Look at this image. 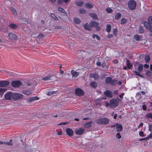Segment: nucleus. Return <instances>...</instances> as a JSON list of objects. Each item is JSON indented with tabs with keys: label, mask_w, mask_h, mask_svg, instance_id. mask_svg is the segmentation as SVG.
Instances as JSON below:
<instances>
[{
	"label": "nucleus",
	"mask_w": 152,
	"mask_h": 152,
	"mask_svg": "<svg viewBox=\"0 0 152 152\" xmlns=\"http://www.w3.org/2000/svg\"><path fill=\"white\" fill-rule=\"evenodd\" d=\"M110 121V120L106 118H101L97 119L96 123L99 124L105 125L108 124Z\"/></svg>",
	"instance_id": "obj_1"
},
{
	"label": "nucleus",
	"mask_w": 152,
	"mask_h": 152,
	"mask_svg": "<svg viewBox=\"0 0 152 152\" xmlns=\"http://www.w3.org/2000/svg\"><path fill=\"white\" fill-rule=\"evenodd\" d=\"M128 5L130 10H134L136 7V2L134 0H130L128 3Z\"/></svg>",
	"instance_id": "obj_2"
},
{
	"label": "nucleus",
	"mask_w": 152,
	"mask_h": 152,
	"mask_svg": "<svg viewBox=\"0 0 152 152\" xmlns=\"http://www.w3.org/2000/svg\"><path fill=\"white\" fill-rule=\"evenodd\" d=\"M23 97V94L18 93H13L12 99L15 101L22 99Z\"/></svg>",
	"instance_id": "obj_3"
},
{
	"label": "nucleus",
	"mask_w": 152,
	"mask_h": 152,
	"mask_svg": "<svg viewBox=\"0 0 152 152\" xmlns=\"http://www.w3.org/2000/svg\"><path fill=\"white\" fill-rule=\"evenodd\" d=\"M119 102L116 99H112L110 100V107L114 108L116 107L118 105Z\"/></svg>",
	"instance_id": "obj_4"
},
{
	"label": "nucleus",
	"mask_w": 152,
	"mask_h": 152,
	"mask_svg": "<svg viewBox=\"0 0 152 152\" xmlns=\"http://www.w3.org/2000/svg\"><path fill=\"white\" fill-rule=\"evenodd\" d=\"M12 86L15 88H18L22 85V82L20 80H13L11 83Z\"/></svg>",
	"instance_id": "obj_5"
},
{
	"label": "nucleus",
	"mask_w": 152,
	"mask_h": 152,
	"mask_svg": "<svg viewBox=\"0 0 152 152\" xmlns=\"http://www.w3.org/2000/svg\"><path fill=\"white\" fill-rule=\"evenodd\" d=\"M75 95L78 96H83L84 94V92L83 91L79 88H77L75 89Z\"/></svg>",
	"instance_id": "obj_6"
},
{
	"label": "nucleus",
	"mask_w": 152,
	"mask_h": 152,
	"mask_svg": "<svg viewBox=\"0 0 152 152\" xmlns=\"http://www.w3.org/2000/svg\"><path fill=\"white\" fill-rule=\"evenodd\" d=\"M13 93L12 92H9L5 94L4 95L5 99L6 100H11L12 98Z\"/></svg>",
	"instance_id": "obj_7"
},
{
	"label": "nucleus",
	"mask_w": 152,
	"mask_h": 152,
	"mask_svg": "<svg viewBox=\"0 0 152 152\" xmlns=\"http://www.w3.org/2000/svg\"><path fill=\"white\" fill-rule=\"evenodd\" d=\"M9 84L10 82L8 80L1 81H0V87L7 86Z\"/></svg>",
	"instance_id": "obj_8"
},
{
	"label": "nucleus",
	"mask_w": 152,
	"mask_h": 152,
	"mask_svg": "<svg viewBox=\"0 0 152 152\" xmlns=\"http://www.w3.org/2000/svg\"><path fill=\"white\" fill-rule=\"evenodd\" d=\"M84 129L83 128H80L76 129L75 130V132L76 134L77 135H81L83 134L84 132Z\"/></svg>",
	"instance_id": "obj_9"
},
{
	"label": "nucleus",
	"mask_w": 152,
	"mask_h": 152,
	"mask_svg": "<svg viewBox=\"0 0 152 152\" xmlns=\"http://www.w3.org/2000/svg\"><path fill=\"white\" fill-rule=\"evenodd\" d=\"M9 36L10 39L12 40H17L18 38L15 34L12 33H10L9 34Z\"/></svg>",
	"instance_id": "obj_10"
},
{
	"label": "nucleus",
	"mask_w": 152,
	"mask_h": 152,
	"mask_svg": "<svg viewBox=\"0 0 152 152\" xmlns=\"http://www.w3.org/2000/svg\"><path fill=\"white\" fill-rule=\"evenodd\" d=\"M104 94L106 96L108 97L111 98L113 97L112 92L110 90H106L104 92Z\"/></svg>",
	"instance_id": "obj_11"
},
{
	"label": "nucleus",
	"mask_w": 152,
	"mask_h": 152,
	"mask_svg": "<svg viewBox=\"0 0 152 152\" xmlns=\"http://www.w3.org/2000/svg\"><path fill=\"white\" fill-rule=\"evenodd\" d=\"M67 134L70 137L72 136L73 134V132L72 129L70 128H67L66 129Z\"/></svg>",
	"instance_id": "obj_12"
},
{
	"label": "nucleus",
	"mask_w": 152,
	"mask_h": 152,
	"mask_svg": "<svg viewBox=\"0 0 152 152\" xmlns=\"http://www.w3.org/2000/svg\"><path fill=\"white\" fill-rule=\"evenodd\" d=\"M92 121L85 123L84 125V127L85 128H89L92 126V124L93 123Z\"/></svg>",
	"instance_id": "obj_13"
},
{
	"label": "nucleus",
	"mask_w": 152,
	"mask_h": 152,
	"mask_svg": "<svg viewBox=\"0 0 152 152\" xmlns=\"http://www.w3.org/2000/svg\"><path fill=\"white\" fill-rule=\"evenodd\" d=\"M90 24L91 28L95 27L96 26H97L99 25V23L95 21H93L91 22Z\"/></svg>",
	"instance_id": "obj_14"
},
{
	"label": "nucleus",
	"mask_w": 152,
	"mask_h": 152,
	"mask_svg": "<svg viewBox=\"0 0 152 152\" xmlns=\"http://www.w3.org/2000/svg\"><path fill=\"white\" fill-rule=\"evenodd\" d=\"M116 131L118 132H120L123 130L122 126L121 124L117 123L116 126Z\"/></svg>",
	"instance_id": "obj_15"
},
{
	"label": "nucleus",
	"mask_w": 152,
	"mask_h": 152,
	"mask_svg": "<svg viewBox=\"0 0 152 152\" xmlns=\"http://www.w3.org/2000/svg\"><path fill=\"white\" fill-rule=\"evenodd\" d=\"M39 99V98L37 96H35L32 97H30L28 99L27 101L29 102L34 101L35 100H38Z\"/></svg>",
	"instance_id": "obj_16"
},
{
	"label": "nucleus",
	"mask_w": 152,
	"mask_h": 152,
	"mask_svg": "<svg viewBox=\"0 0 152 152\" xmlns=\"http://www.w3.org/2000/svg\"><path fill=\"white\" fill-rule=\"evenodd\" d=\"M84 28L88 30L91 31V28L90 26V24H88L87 23H85L83 26Z\"/></svg>",
	"instance_id": "obj_17"
},
{
	"label": "nucleus",
	"mask_w": 152,
	"mask_h": 152,
	"mask_svg": "<svg viewBox=\"0 0 152 152\" xmlns=\"http://www.w3.org/2000/svg\"><path fill=\"white\" fill-rule=\"evenodd\" d=\"M144 26L146 28L148 29H150V27H151L152 25L149 23H148L146 21H145L144 23Z\"/></svg>",
	"instance_id": "obj_18"
},
{
	"label": "nucleus",
	"mask_w": 152,
	"mask_h": 152,
	"mask_svg": "<svg viewBox=\"0 0 152 152\" xmlns=\"http://www.w3.org/2000/svg\"><path fill=\"white\" fill-rule=\"evenodd\" d=\"M90 86L92 88H95L97 87V84L95 81H92L90 83Z\"/></svg>",
	"instance_id": "obj_19"
},
{
	"label": "nucleus",
	"mask_w": 152,
	"mask_h": 152,
	"mask_svg": "<svg viewBox=\"0 0 152 152\" xmlns=\"http://www.w3.org/2000/svg\"><path fill=\"white\" fill-rule=\"evenodd\" d=\"M89 15L94 20H97L98 19L97 15L94 13H90Z\"/></svg>",
	"instance_id": "obj_20"
},
{
	"label": "nucleus",
	"mask_w": 152,
	"mask_h": 152,
	"mask_svg": "<svg viewBox=\"0 0 152 152\" xmlns=\"http://www.w3.org/2000/svg\"><path fill=\"white\" fill-rule=\"evenodd\" d=\"M132 72L134 74L140 77H141L142 78H143L144 77L143 76V75H141L140 74V72H138L136 70H133V71H132Z\"/></svg>",
	"instance_id": "obj_21"
},
{
	"label": "nucleus",
	"mask_w": 152,
	"mask_h": 152,
	"mask_svg": "<svg viewBox=\"0 0 152 152\" xmlns=\"http://www.w3.org/2000/svg\"><path fill=\"white\" fill-rule=\"evenodd\" d=\"M74 22L76 24H80V20L78 18H73Z\"/></svg>",
	"instance_id": "obj_22"
},
{
	"label": "nucleus",
	"mask_w": 152,
	"mask_h": 152,
	"mask_svg": "<svg viewBox=\"0 0 152 152\" xmlns=\"http://www.w3.org/2000/svg\"><path fill=\"white\" fill-rule=\"evenodd\" d=\"M71 73L72 75V77H77L79 75L78 72L74 71L73 70L71 71Z\"/></svg>",
	"instance_id": "obj_23"
},
{
	"label": "nucleus",
	"mask_w": 152,
	"mask_h": 152,
	"mask_svg": "<svg viewBox=\"0 0 152 152\" xmlns=\"http://www.w3.org/2000/svg\"><path fill=\"white\" fill-rule=\"evenodd\" d=\"M9 26L10 28L13 29H16L17 27V25L14 23L10 24Z\"/></svg>",
	"instance_id": "obj_24"
},
{
	"label": "nucleus",
	"mask_w": 152,
	"mask_h": 152,
	"mask_svg": "<svg viewBox=\"0 0 152 152\" xmlns=\"http://www.w3.org/2000/svg\"><path fill=\"white\" fill-rule=\"evenodd\" d=\"M85 7L87 8L91 9L93 7V5L89 3H86L85 4Z\"/></svg>",
	"instance_id": "obj_25"
},
{
	"label": "nucleus",
	"mask_w": 152,
	"mask_h": 152,
	"mask_svg": "<svg viewBox=\"0 0 152 152\" xmlns=\"http://www.w3.org/2000/svg\"><path fill=\"white\" fill-rule=\"evenodd\" d=\"M145 59L146 63H149L150 60V58L149 55H146L145 56Z\"/></svg>",
	"instance_id": "obj_26"
},
{
	"label": "nucleus",
	"mask_w": 152,
	"mask_h": 152,
	"mask_svg": "<svg viewBox=\"0 0 152 152\" xmlns=\"http://www.w3.org/2000/svg\"><path fill=\"white\" fill-rule=\"evenodd\" d=\"M118 83V80H116L112 79L110 84L112 86H115Z\"/></svg>",
	"instance_id": "obj_27"
},
{
	"label": "nucleus",
	"mask_w": 152,
	"mask_h": 152,
	"mask_svg": "<svg viewBox=\"0 0 152 152\" xmlns=\"http://www.w3.org/2000/svg\"><path fill=\"white\" fill-rule=\"evenodd\" d=\"M121 14L120 13H116L115 15V20H118L121 17Z\"/></svg>",
	"instance_id": "obj_28"
},
{
	"label": "nucleus",
	"mask_w": 152,
	"mask_h": 152,
	"mask_svg": "<svg viewBox=\"0 0 152 152\" xmlns=\"http://www.w3.org/2000/svg\"><path fill=\"white\" fill-rule=\"evenodd\" d=\"M106 31L108 32H110L111 30V26L110 24H107L106 26Z\"/></svg>",
	"instance_id": "obj_29"
},
{
	"label": "nucleus",
	"mask_w": 152,
	"mask_h": 152,
	"mask_svg": "<svg viewBox=\"0 0 152 152\" xmlns=\"http://www.w3.org/2000/svg\"><path fill=\"white\" fill-rule=\"evenodd\" d=\"M7 89L4 88H0V95L2 96Z\"/></svg>",
	"instance_id": "obj_30"
},
{
	"label": "nucleus",
	"mask_w": 152,
	"mask_h": 152,
	"mask_svg": "<svg viewBox=\"0 0 152 152\" xmlns=\"http://www.w3.org/2000/svg\"><path fill=\"white\" fill-rule=\"evenodd\" d=\"M143 69V65L142 64H140L138 66V70L139 72H141Z\"/></svg>",
	"instance_id": "obj_31"
},
{
	"label": "nucleus",
	"mask_w": 152,
	"mask_h": 152,
	"mask_svg": "<svg viewBox=\"0 0 152 152\" xmlns=\"http://www.w3.org/2000/svg\"><path fill=\"white\" fill-rule=\"evenodd\" d=\"M112 78L110 77H107L105 80V82L107 83L110 84Z\"/></svg>",
	"instance_id": "obj_32"
},
{
	"label": "nucleus",
	"mask_w": 152,
	"mask_h": 152,
	"mask_svg": "<svg viewBox=\"0 0 152 152\" xmlns=\"http://www.w3.org/2000/svg\"><path fill=\"white\" fill-rule=\"evenodd\" d=\"M58 10L59 11H60L62 13H64L65 14H66V12L65 11V10L61 7H58Z\"/></svg>",
	"instance_id": "obj_33"
},
{
	"label": "nucleus",
	"mask_w": 152,
	"mask_h": 152,
	"mask_svg": "<svg viewBox=\"0 0 152 152\" xmlns=\"http://www.w3.org/2000/svg\"><path fill=\"white\" fill-rule=\"evenodd\" d=\"M23 94L28 95L31 94V92L30 91L23 90L22 91Z\"/></svg>",
	"instance_id": "obj_34"
},
{
	"label": "nucleus",
	"mask_w": 152,
	"mask_h": 152,
	"mask_svg": "<svg viewBox=\"0 0 152 152\" xmlns=\"http://www.w3.org/2000/svg\"><path fill=\"white\" fill-rule=\"evenodd\" d=\"M13 14L14 15H17V12L16 10L12 7H11L10 8Z\"/></svg>",
	"instance_id": "obj_35"
},
{
	"label": "nucleus",
	"mask_w": 152,
	"mask_h": 152,
	"mask_svg": "<svg viewBox=\"0 0 152 152\" xmlns=\"http://www.w3.org/2000/svg\"><path fill=\"white\" fill-rule=\"evenodd\" d=\"M76 4L78 6L82 7L84 4V3L83 1H79L77 2L76 3Z\"/></svg>",
	"instance_id": "obj_36"
},
{
	"label": "nucleus",
	"mask_w": 152,
	"mask_h": 152,
	"mask_svg": "<svg viewBox=\"0 0 152 152\" xmlns=\"http://www.w3.org/2000/svg\"><path fill=\"white\" fill-rule=\"evenodd\" d=\"M139 32L140 34H142L144 32V30L141 26H140L139 29Z\"/></svg>",
	"instance_id": "obj_37"
},
{
	"label": "nucleus",
	"mask_w": 152,
	"mask_h": 152,
	"mask_svg": "<svg viewBox=\"0 0 152 152\" xmlns=\"http://www.w3.org/2000/svg\"><path fill=\"white\" fill-rule=\"evenodd\" d=\"M12 139H10L9 142H5L4 144L7 145L9 146H12L13 145V144L12 142Z\"/></svg>",
	"instance_id": "obj_38"
},
{
	"label": "nucleus",
	"mask_w": 152,
	"mask_h": 152,
	"mask_svg": "<svg viewBox=\"0 0 152 152\" xmlns=\"http://www.w3.org/2000/svg\"><path fill=\"white\" fill-rule=\"evenodd\" d=\"M140 36L137 34H136L134 35V39H136L137 41H139L140 40Z\"/></svg>",
	"instance_id": "obj_39"
},
{
	"label": "nucleus",
	"mask_w": 152,
	"mask_h": 152,
	"mask_svg": "<svg viewBox=\"0 0 152 152\" xmlns=\"http://www.w3.org/2000/svg\"><path fill=\"white\" fill-rule=\"evenodd\" d=\"M102 67L103 68H104V67H106L107 69H108V65H107V63L106 62H103L102 64Z\"/></svg>",
	"instance_id": "obj_40"
},
{
	"label": "nucleus",
	"mask_w": 152,
	"mask_h": 152,
	"mask_svg": "<svg viewBox=\"0 0 152 152\" xmlns=\"http://www.w3.org/2000/svg\"><path fill=\"white\" fill-rule=\"evenodd\" d=\"M51 76H48L45 77H43L42 80H50L51 79Z\"/></svg>",
	"instance_id": "obj_41"
},
{
	"label": "nucleus",
	"mask_w": 152,
	"mask_h": 152,
	"mask_svg": "<svg viewBox=\"0 0 152 152\" xmlns=\"http://www.w3.org/2000/svg\"><path fill=\"white\" fill-rule=\"evenodd\" d=\"M145 117L147 118H151L152 119V113H147L145 115Z\"/></svg>",
	"instance_id": "obj_42"
},
{
	"label": "nucleus",
	"mask_w": 152,
	"mask_h": 152,
	"mask_svg": "<svg viewBox=\"0 0 152 152\" xmlns=\"http://www.w3.org/2000/svg\"><path fill=\"white\" fill-rule=\"evenodd\" d=\"M127 21V20L126 19L123 18L121 19V24H125Z\"/></svg>",
	"instance_id": "obj_43"
},
{
	"label": "nucleus",
	"mask_w": 152,
	"mask_h": 152,
	"mask_svg": "<svg viewBox=\"0 0 152 152\" xmlns=\"http://www.w3.org/2000/svg\"><path fill=\"white\" fill-rule=\"evenodd\" d=\"M86 13V10L84 9H80L79 10V13L81 14H84Z\"/></svg>",
	"instance_id": "obj_44"
},
{
	"label": "nucleus",
	"mask_w": 152,
	"mask_h": 152,
	"mask_svg": "<svg viewBox=\"0 0 152 152\" xmlns=\"http://www.w3.org/2000/svg\"><path fill=\"white\" fill-rule=\"evenodd\" d=\"M50 15L52 18L54 19L55 20H58V18L56 17L53 14L51 13Z\"/></svg>",
	"instance_id": "obj_45"
},
{
	"label": "nucleus",
	"mask_w": 152,
	"mask_h": 152,
	"mask_svg": "<svg viewBox=\"0 0 152 152\" xmlns=\"http://www.w3.org/2000/svg\"><path fill=\"white\" fill-rule=\"evenodd\" d=\"M107 12L109 13H111L113 12L112 10L110 7H107L106 9Z\"/></svg>",
	"instance_id": "obj_46"
},
{
	"label": "nucleus",
	"mask_w": 152,
	"mask_h": 152,
	"mask_svg": "<svg viewBox=\"0 0 152 152\" xmlns=\"http://www.w3.org/2000/svg\"><path fill=\"white\" fill-rule=\"evenodd\" d=\"M145 91H142L140 92H139L137 93L136 94V96H139L141 95V94L142 95H145Z\"/></svg>",
	"instance_id": "obj_47"
},
{
	"label": "nucleus",
	"mask_w": 152,
	"mask_h": 152,
	"mask_svg": "<svg viewBox=\"0 0 152 152\" xmlns=\"http://www.w3.org/2000/svg\"><path fill=\"white\" fill-rule=\"evenodd\" d=\"M148 22L151 24H152V16H150L148 19Z\"/></svg>",
	"instance_id": "obj_48"
},
{
	"label": "nucleus",
	"mask_w": 152,
	"mask_h": 152,
	"mask_svg": "<svg viewBox=\"0 0 152 152\" xmlns=\"http://www.w3.org/2000/svg\"><path fill=\"white\" fill-rule=\"evenodd\" d=\"M113 33L115 36H116L117 34V29L116 28H113Z\"/></svg>",
	"instance_id": "obj_49"
},
{
	"label": "nucleus",
	"mask_w": 152,
	"mask_h": 152,
	"mask_svg": "<svg viewBox=\"0 0 152 152\" xmlns=\"http://www.w3.org/2000/svg\"><path fill=\"white\" fill-rule=\"evenodd\" d=\"M145 74L148 76H151V72L149 70L146 71Z\"/></svg>",
	"instance_id": "obj_50"
},
{
	"label": "nucleus",
	"mask_w": 152,
	"mask_h": 152,
	"mask_svg": "<svg viewBox=\"0 0 152 152\" xmlns=\"http://www.w3.org/2000/svg\"><path fill=\"white\" fill-rule=\"evenodd\" d=\"M127 68L129 69H131V67L132 66V64L130 63H129L126 64Z\"/></svg>",
	"instance_id": "obj_51"
},
{
	"label": "nucleus",
	"mask_w": 152,
	"mask_h": 152,
	"mask_svg": "<svg viewBox=\"0 0 152 152\" xmlns=\"http://www.w3.org/2000/svg\"><path fill=\"white\" fill-rule=\"evenodd\" d=\"M148 139H149V138L148 137V136L146 137L145 138H140L139 139V140L140 141H142V140H144L145 141H146L147 140H148Z\"/></svg>",
	"instance_id": "obj_52"
},
{
	"label": "nucleus",
	"mask_w": 152,
	"mask_h": 152,
	"mask_svg": "<svg viewBox=\"0 0 152 152\" xmlns=\"http://www.w3.org/2000/svg\"><path fill=\"white\" fill-rule=\"evenodd\" d=\"M68 123L66 122H62V123H60V124H58L57 125H58V126L62 125H66Z\"/></svg>",
	"instance_id": "obj_53"
},
{
	"label": "nucleus",
	"mask_w": 152,
	"mask_h": 152,
	"mask_svg": "<svg viewBox=\"0 0 152 152\" xmlns=\"http://www.w3.org/2000/svg\"><path fill=\"white\" fill-rule=\"evenodd\" d=\"M116 136H118V137L116 136V137H117L118 139H120L121 137V136L120 135V134L119 133H117L116 134Z\"/></svg>",
	"instance_id": "obj_54"
},
{
	"label": "nucleus",
	"mask_w": 152,
	"mask_h": 152,
	"mask_svg": "<svg viewBox=\"0 0 152 152\" xmlns=\"http://www.w3.org/2000/svg\"><path fill=\"white\" fill-rule=\"evenodd\" d=\"M95 27H96V30L97 31H99L101 30L100 27L99 26H96Z\"/></svg>",
	"instance_id": "obj_55"
},
{
	"label": "nucleus",
	"mask_w": 152,
	"mask_h": 152,
	"mask_svg": "<svg viewBox=\"0 0 152 152\" xmlns=\"http://www.w3.org/2000/svg\"><path fill=\"white\" fill-rule=\"evenodd\" d=\"M149 130L150 132L152 131V125L149 124Z\"/></svg>",
	"instance_id": "obj_56"
},
{
	"label": "nucleus",
	"mask_w": 152,
	"mask_h": 152,
	"mask_svg": "<svg viewBox=\"0 0 152 152\" xmlns=\"http://www.w3.org/2000/svg\"><path fill=\"white\" fill-rule=\"evenodd\" d=\"M139 134L140 136L141 137L144 136L143 132L142 131H140L139 133Z\"/></svg>",
	"instance_id": "obj_57"
},
{
	"label": "nucleus",
	"mask_w": 152,
	"mask_h": 152,
	"mask_svg": "<svg viewBox=\"0 0 152 152\" xmlns=\"http://www.w3.org/2000/svg\"><path fill=\"white\" fill-rule=\"evenodd\" d=\"M96 64L97 66H100L102 65L101 62L99 61L96 62Z\"/></svg>",
	"instance_id": "obj_58"
},
{
	"label": "nucleus",
	"mask_w": 152,
	"mask_h": 152,
	"mask_svg": "<svg viewBox=\"0 0 152 152\" xmlns=\"http://www.w3.org/2000/svg\"><path fill=\"white\" fill-rule=\"evenodd\" d=\"M107 37L108 38H110L113 37V35L112 34H109L108 35Z\"/></svg>",
	"instance_id": "obj_59"
},
{
	"label": "nucleus",
	"mask_w": 152,
	"mask_h": 152,
	"mask_svg": "<svg viewBox=\"0 0 152 152\" xmlns=\"http://www.w3.org/2000/svg\"><path fill=\"white\" fill-rule=\"evenodd\" d=\"M44 36V35L42 34H39L38 36V37L39 38H41Z\"/></svg>",
	"instance_id": "obj_60"
},
{
	"label": "nucleus",
	"mask_w": 152,
	"mask_h": 152,
	"mask_svg": "<svg viewBox=\"0 0 152 152\" xmlns=\"http://www.w3.org/2000/svg\"><path fill=\"white\" fill-rule=\"evenodd\" d=\"M124 95V93H121V94H120L119 95V97H120L122 99L123 96Z\"/></svg>",
	"instance_id": "obj_61"
},
{
	"label": "nucleus",
	"mask_w": 152,
	"mask_h": 152,
	"mask_svg": "<svg viewBox=\"0 0 152 152\" xmlns=\"http://www.w3.org/2000/svg\"><path fill=\"white\" fill-rule=\"evenodd\" d=\"M63 0H58V3L59 4H61L63 3Z\"/></svg>",
	"instance_id": "obj_62"
},
{
	"label": "nucleus",
	"mask_w": 152,
	"mask_h": 152,
	"mask_svg": "<svg viewBox=\"0 0 152 152\" xmlns=\"http://www.w3.org/2000/svg\"><path fill=\"white\" fill-rule=\"evenodd\" d=\"M89 76L91 77V78H92V77H94L95 78V76H94V75L93 74H89Z\"/></svg>",
	"instance_id": "obj_63"
},
{
	"label": "nucleus",
	"mask_w": 152,
	"mask_h": 152,
	"mask_svg": "<svg viewBox=\"0 0 152 152\" xmlns=\"http://www.w3.org/2000/svg\"><path fill=\"white\" fill-rule=\"evenodd\" d=\"M142 108L144 110H146V107L145 105H143L142 106Z\"/></svg>",
	"instance_id": "obj_64"
}]
</instances>
